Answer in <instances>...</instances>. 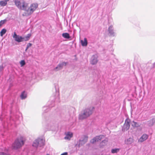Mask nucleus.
Instances as JSON below:
<instances>
[{
	"label": "nucleus",
	"instance_id": "1",
	"mask_svg": "<svg viewBox=\"0 0 155 155\" xmlns=\"http://www.w3.org/2000/svg\"><path fill=\"white\" fill-rule=\"evenodd\" d=\"M14 2L15 5L18 9L26 11L28 7V4L25 1L23 0H15Z\"/></svg>",
	"mask_w": 155,
	"mask_h": 155
},
{
	"label": "nucleus",
	"instance_id": "2",
	"mask_svg": "<svg viewBox=\"0 0 155 155\" xmlns=\"http://www.w3.org/2000/svg\"><path fill=\"white\" fill-rule=\"evenodd\" d=\"M23 137H20L17 139L12 145L13 148L17 149L21 147L24 144Z\"/></svg>",
	"mask_w": 155,
	"mask_h": 155
},
{
	"label": "nucleus",
	"instance_id": "3",
	"mask_svg": "<svg viewBox=\"0 0 155 155\" xmlns=\"http://www.w3.org/2000/svg\"><path fill=\"white\" fill-rule=\"evenodd\" d=\"M92 113V110L90 109L87 108L84 110L83 114L79 116V118L82 120L89 116Z\"/></svg>",
	"mask_w": 155,
	"mask_h": 155
},
{
	"label": "nucleus",
	"instance_id": "4",
	"mask_svg": "<svg viewBox=\"0 0 155 155\" xmlns=\"http://www.w3.org/2000/svg\"><path fill=\"white\" fill-rule=\"evenodd\" d=\"M45 141V140L43 139L38 138L35 140L33 143L32 146L35 147H41L44 145Z\"/></svg>",
	"mask_w": 155,
	"mask_h": 155
},
{
	"label": "nucleus",
	"instance_id": "5",
	"mask_svg": "<svg viewBox=\"0 0 155 155\" xmlns=\"http://www.w3.org/2000/svg\"><path fill=\"white\" fill-rule=\"evenodd\" d=\"M38 7V5L37 4H32L31 5L29 8H28L26 12L28 15H30Z\"/></svg>",
	"mask_w": 155,
	"mask_h": 155
},
{
	"label": "nucleus",
	"instance_id": "6",
	"mask_svg": "<svg viewBox=\"0 0 155 155\" xmlns=\"http://www.w3.org/2000/svg\"><path fill=\"white\" fill-rule=\"evenodd\" d=\"M130 120L129 118H127L125 121L122 128V130L125 131H127L129 129L130 127Z\"/></svg>",
	"mask_w": 155,
	"mask_h": 155
},
{
	"label": "nucleus",
	"instance_id": "7",
	"mask_svg": "<svg viewBox=\"0 0 155 155\" xmlns=\"http://www.w3.org/2000/svg\"><path fill=\"white\" fill-rule=\"evenodd\" d=\"M104 137V136L103 135L96 136L90 141V143H94L96 142L101 141Z\"/></svg>",
	"mask_w": 155,
	"mask_h": 155
},
{
	"label": "nucleus",
	"instance_id": "8",
	"mask_svg": "<svg viewBox=\"0 0 155 155\" xmlns=\"http://www.w3.org/2000/svg\"><path fill=\"white\" fill-rule=\"evenodd\" d=\"M88 137L86 136H84L82 140H80L79 142L78 146L80 147L81 146L83 145L86 143L87 141Z\"/></svg>",
	"mask_w": 155,
	"mask_h": 155
},
{
	"label": "nucleus",
	"instance_id": "9",
	"mask_svg": "<svg viewBox=\"0 0 155 155\" xmlns=\"http://www.w3.org/2000/svg\"><path fill=\"white\" fill-rule=\"evenodd\" d=\"M12 37L16 41L18 42H22V37L17 35L15 32H14Z\"/></svg>",
	"mask_w": 155,
	"mask_h": 155
},
{
	"label": "nucleus",
	"instance_id": "10",
	"mask_svg": "<svg viewBox=\"0 0 155 155\" xmlns=\"http://www.w3.org/2000/svg\"><path fill=\"white\" fill-rule=\"evenodd\" d=\"M148 135L146 134H143L139 140V141L142 142L146 140L148 138Z\"/></svg>",
	"mask_w": 155,
	"mask_h": 155
},
{
	"label": "nucleus",
	"instance_id": "11",
	"mask_svg": "<svg viewBox=\"0 0 155 155\" xmlns=\"http://www.w3.org/2000/svg\"><path fill=\"white\" fill-rule=\"evenodd\" d=\"M108 141V140L106 138L105 140H102L100 143V147L101 148H103L106 146Z\"/></svg>",
	"mask_w": 155,
	"mask_h": 155
},
{
	"label": "nucleus",
	"instance_id": "12",
	"mask_svg": "<svg viewBox=\"0 0 155 155\" xmlns=\"http://www.w3.org/2000/svg\"><path fill=\"white\" fill-rule=\"evenodd\" d=\"M68 64V62H63L61 64H59L55 68V69L58 68L60 69L62 68L64 66H66Z\"/></svg>",
	"mask_w": 155,
	"mask_h": 155
},
{
	"label": "nucleus",
	"instance_id": "13",
	"mask_svg": "<svg viewBox=\"0 0 155 155\" xmlns=\"http://www.w3.org/2000/svg\"><path fill=\"white\" fill-rule=\"evenodd\" d=\"M31 35L30 34H28L27 36H25V37H22V41H28L31 37Z\"/></svg>",
	"mask_w": 155,
	"mask_h": 155
},
{
	"label": "nucleus",
	"instance_id": "14",
	"mask_svg": "<svg viewBox=\"0 0 155 155\" xmlns=\"http://www.w3.org/2000/svg\"><path fill=\"white\" fill-rule=\"evenodd\" d=\"M81 43L82 46H85L87 45V41L86 38H84V40H81Z\"/></svg>",
	"mask_w": 155,
	"mask_h": 155
},
{
	"label": "nucleus",
	"instance_id": "15",
	"mask_svg": "<svg viewBox=\"0 0 155 155\" xmlns=\"http://www.w3.org/2000/svg\"><path fill=\"white\" fill-rule=\"evenodd\" d=\"M134 140L133 138H129L125 141V143L127 144H130L134 142Z\"/></svg>",
	"mask_w": 155,
	"mask_h": 155
},
{
	"label": "nucleus",
	"instance_id": "16",
	"mask_svg": "<svg viewBox=\"0 0 155 155\" xmlns=\"http://www.w3.org/2000/svg\"><path fill=\"white\" fill-rule=\"evenodd\" d=\"M9 0H4V1H0V5L1 6H4L6 5L7 4V2L9 1Z\"/></svg>",
	"mask_w": 155,
	"mask_h": 155
},
{
	"label": "nucleus",
	"instance_id": "17",
	"mask_svg": "<svg viewBox=\"0 0 155 155\" xmlns=\"http://www.w3.org/2000/svg\"><path fill=\"white\" fill-rule=\"evenodd\" d=\"M140 125L138 123L134 121H133L132 123V126L134 127H139Z\"/></svg>",
	"mask_w": 155,
	"mask_h": 155
},
{
	"label": "nucleus",
	"instance_id": "18",
	"mask_svg": "<svg viewBox=\"0 0 155 155\" xmlns=\"http://www.w3.org/2000/svg\"><path fill=\"white\" fill-rule=\"evenodd\" d=\"M73 136V134L72 133L68 132L65 137V139H70Z\"/></svg>",
	"mask_w": 155,
	"mask_h": 155
},
{
	"label": "nucleus",
	"instance_id": "19",
	"mask_svg": "<svg viewBox=\"0 0 155 155\" xmlns=\"http://www.w3.org/2000/svg\"><path fill=\"white\" fill-rule=\"evenodd\" d=\"M20 97L22 99H25L27 97V94L25 91H23L21 94Z\"/></svg>",
	"mask_w": 155,
	"mask_h": 155
},
{
	"label": "nucleus",
	"instance_id": "20",
	"mask_svg": "<svg viewBox=\"0 0 155 155\" xmlns=\"http://www.w3.org/2000/svg\"><path fill=\"white\" fill-rule=\"evenodd\" d=\"M62 36L66 38H70L69 35L67 33H64L62 35Z\"/></svg>",
	"mask_w": 155,
	"mask_h": 155
},
{
	"label": "nucleus",
	"instance_id": "21",
	"mask_svg": "<svg viewBox=\"0 0 155 155\" xmlns=\"http://www.w3.org/2000/svg\"><path fill=\"white\" fill-rule=\"evenodd\" d=\"M119 150L120 149L119 148L113 149L111 150V152L113 153H117V152H119Z\"/></svg>",
	"mask_w": 155,
	"mask_h": 155
},
{
	"label": "nucleus",
	"instance_id": "22",
	"mask_svg": "<svg viewBox=\"0 0 155 155\" xmlns=\"http://www.w3.org/2000/svg\"><path fill=\"white\" fill-rule=\"evenodd\" d=\"M6 30L5 28L3 29L0 32V35L2 36L6 32Z\"/></svg>",
	"mask_w": 155,
	"mask_h": 155
},
{
	"label": "nucleus",
	"instance_id": "23",
	"mask_svg": "<svg viewBox=\"0 0 155 155\" xmlns=\"http://www.w3.org/2000/svg\"><path fill=\"white\" fill-rule=\"evenodd\" d=\"M97 59L96 58H93L92 60L91 63L93 64H94L97 63Z\"/></svg>",
	"mask_w": 155,
	"mask_h": 155
},
{
	"label": "nucleus",
	"instance_id": "24",
	"mask_svg": "<svg viewBox=\"0 0 155 155\" xmlns=\"http://www.w3.org/2000/svg\"><path fill=\"white\" fill-rule=\"evenodd\" d=\"M20 64L21 66L22 67V66H24L25 64V61L24 60H23L21 61H20Z\"/></svg>",
	"mask_w": 155,
	"mask_h": 155
},
{
	"label": "nucleus",
	"instance_id": "25",
	"mask_svg": "<svg viewBox=\"0 0 155 155\" xmlns=\"http://www.w3.org/2000/svg\"><path fill=\"white\" fill-rule=\"evenodd\" d=\"M5 21V20H1L0 21V27H1L3 24H4Z\"/></svg>",
	"mask_w": 155,
	"mask_h": 155
},
{
	"label": "nucleus",
	"instance_id": "26",
	"mask_svg": "<svg viewBox=\"0 0 155 155\" xmlns=\"http://www.w3.org/2000/svg\"><path fill=\"white\" fill-rule=\"evenodd\" d=\"M0 155H8L6 153L3 152H0Z\"/></svg>",
	"mask_w": 155,
	"mask_h": 155
},
{
	"label": "nucleus",
	"instance_id": "27",
	"mask_svg": "<svg viewBox=\"0 0 155 155\" xmlns=\"http://www.w3.org/2000/svg\"><path fill=\"white\" fill-rule=\"evenodd\" d=\"M32 45V44H31L30 43H29L27 45V47H28V48H29L30 47H31Z\"/></svg>",
	"mask_w": 155,
	"mask_h": 155
},
{
	"label": "nucleus",
	"instance_id": "28",
	"mask_svg": "<svg viewBox=\"0 0 155 155\" xmlns=\"http://www.w3.org/2000/svg\"><path fill=\"white\" fill-rule=\"evenodd\" d=\"M68 153L67 152H64L62 153L61 155H68Z\"/></svg>",
	"mask_w": 155,
	"mask_h": 155
},
{
	"label": "nucleus",
	"instance_id": "29",
	"mask_svg": "<svg viewBox=\"0 0 155 155\" xmlns=\"http://www.w3.org/2000/svg\"><path fill=\"white\" fill-rule=\"evenodd\" d=\"M112 27H113L112 26H110L109 27V31L111 33V31H110V29H111L112 28Z\"/></svg>",
	"mask_w": 155,
	"mask_h": 155
},
{
	"label": "nucleus",
	"instance_id": "30",
	"mask_svg": "<svg viewBox=\"0 0 155 155\" xmlns=\"http://www.w3.org/2000/svg\"><path fill=\"white\" fill-rule=\"evenodd\" d=\"M28 48L27 47L26 49H25V51H26L27 49Z\"/></svg>",
	"mask_w": 155,
	"mask_h": 155
},
{
	"label": "nucleus",
	"instance_id": "31",
	"mask_svg": "<svg viewBox=\"0 0 155 155\" xmlns=\"http://www.w3.org/2000/svg\"><path fill=\"white\" fill-rule=\"evenodd\" d=\"M154 65H155V63H154Z\"/></svg>",
	"mask_w": 155,
	"mask_h": 155
},
{
	"label": "nucleus",
	"instance_id": "32",
	"mask_svg": "<svg viewBox=\"0 0 155 155\" xmlns=\"http://www.w3.org/2000/svg\"><path fill=\"white\" fill-rule=\"evenodd\" d=\"M47 155H49V154H47Z\"/></svg>",
	"mask_w": 155,
	"mask_h": 155
}]
</instances>
